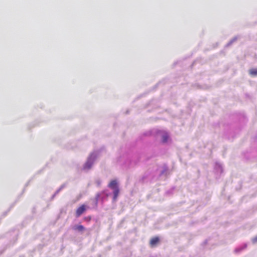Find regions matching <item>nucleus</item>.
<instances>
[{
	"mask_svg": "<svg viewBox=\"0 0 257 257\" xmlns=\"http://www.w3.org/2000/svg\"><path fill=\"white\" fill-rule=\"evenodd\" d=\"M174 189H175V187H172L170 190L167 191L166 193L167 195H171L173 193V192L174 191Z\"/></svg>",
	"mask_w": 257,
	"mask_h": 257,
	"instance_id": "20",
	"label": "nucleus"
},
{
	"mask_svg": "<svg viewBox=\"0 0 257 257\" xmlns=\"http://www.w3.org/2000/svg\"><path fill=\"white\" fill-rule=\"evenodd\" d=\"M66 186V184H63L60 186V187L56 190V191L54 193V194L51 196L50 198V201L53 200L55 196L64 188Z\"/></svg>",
	"mask_w": 257,
	"mask_h": 257,
	"instance_id": "13",
	"label": "nucleus"
},
{
	"mask_svg": "<svg viewBox=\"0 0 257 257\" xmlns=\"http://www.w3.org/2000/svg\"><path fill=\"white\" fill-rule=\"evenodd\" d=\"M35 210V207H34V208H33V211H34V212Z\"/></svg>",
	"mask_w": 257,
	"mask_h": 257,
	"instance_id": "29",
	"label": "nucleus"
},
{
	"mask_svg": "<svg viewBox=\"0 0 257 257\" xmlns=\"http://www.w3.org/2000/svg\"><path fill=\"white\" fill-rule=\"evenodd\" d=\"M110 194L111 193L107 189L104 190L101 192L98 193L95 196V205L97 206L99 200L103 202Z\"/></svg>",
	"mask_w": 257,
	"mask_h": 257,
	"instance_id": "6",
	"label": "nucleus"
},
{
	"mask_svg": "<svg viewBox=\"0 0 257 257\" xmlns=\"http://www.w3.org/2000/svg\"><path fill=\"white\" fill-rule=\"evenodd\" d=\"M18 233L16 230H13L6 234V237L10 240V243H14L17 239Z\"/></svg>",
	"mask_w": 257,
	"mask_h": 257,
	"instance_id": "7",
	"label": "nucleus"
},
{
	"mask_svg": "<svg viewBox=\"0 0 257 257\" xmlns=\"http://www.w3.org/2000/svg\"><path fill=\"white\" fill-rule=\"evenodd\" d=\"M169 168L168 166L166 164H164L162 166V169L160 171L159 173V177H161L163 175H165V177H167L168 174Z\"/></svg>",
	"mask_w": 257,
	"mask_h": 257,
	"instance_id": "11",
	"label": "nucleus"
},
{
	"mask_svg": "<svg viewBox=\"0 0 257 257\" xmlns=\"http://www.w3.org/2000/svg\"><path fill=\"white\" fill-rule=\"evenodd\" d=\"M214 169L217 175H220L223 172V169L221 165L217 162L215 163Z\"/></svg>",
	"mask_w": 257,
	"mask_h": 257,
	"instance_id": "10",
	"label": "nucleus"
},
{
	"mask_svg": "<svg viewBox=\"0 0 257 257\" xmlns=\"http://www.w3.org/2000/svg\"><path fill=\"white\" fill-rule=\"evenodd\" d=\"M31 181V180H29L28 181V182L25 184L24 188V189L23 190V192H22L23 193L25 192L26 188L29 186V184H30Z\"/></svg>",
	"mask_w": 257,
	"mask_h": 257,
	"instance_id": "22",
	"label": "nucleus"
},
{
	"mask_svg": "<svg viewBox=\"0 0 257 257\" xmlns=\"http://www.w3.org/2000/svg\"><path fill=\"white\" fill-rule=\"evenodd\" d=\"M160 241V238L159 237H155L152 238L150 240V244L152 245H156Z\"/></svg>",
	"mask_w": 257,
	"mask_h": 257,
	"instance_id": "14",
	"label": "nucleus"
},
{
	"mask_svg": "<svg viewBox=\"0 0 257 257\" xmlns=\"http://www.w3.org/2000/svg\"><path fill=\"white\" fill-rule=\"evenodd\" d=\"M249 74L252 76H256L257 75V68L250 69L249 70Z\"/></svg>",
	"mask_w": 257,
	"mask_h": 257,
	"instance_id": "17",
	"label": "nucleus"
},
{
	"mask_svg": "<svg viewBox=\"0 0 257 257\" xmlns=\"http://www.w3.org/2000/svg\"><path fill=\"white\" fill-rule=\"evenodd\" d=\"M95 183L98 186H99L101 183V181L100 179H97L96 180Z\"/></svg>",
	"mask_w": 257,
	"mask_h": 257,
	"instance_id": "23",
	"label": "nucleus"
},
{
	"mask_svg": "<svg viewBox=\"0 0 257 257\" xmlns=\"http://www.w3.org/2000/svg\"><path fill=\"white\" fill-rule=\"evenodd\" d=\"M153 135L160 136L161 137V142L163 144L167 143L169 139V136L166 132H164L158 129L153 130L145 132L139 137V139L142 140L144 137L151 136Z\"/></svg>",
	"mask_w": 257,
	"mask_h": 257,
	"instance_id": "3",
	"label": "nucleus"
},
{
	"mask_svg": "<svg viewBox=\"0 0 257 257\" xmlns=\"http://www.w3.org/2000/svg\"><path fill=\"white\" fill-rule=\"evenodd\" d=\"M4 251V249L2 250H0V254H1Z\"/></svg>",
	"mask_w": 257,
	"mask_h": 257,
	"instance_id": "27",
	"label": "nucleus"
},
{
	"mask_svg": "<svg viewBox=\"0 0 257 257\" xmlns=\"http://www.w3.org/2000/svg\"><path fill=\"white\" fill-rule=\"evenodd\" d=\"M87 208L85 204L81 205L80 207H79L76 211V214L75 216L76 217L78 218L80 217L82 214H83L86 211Z\"/></svg>",
	"mask_w": 257,
	"mask_h": 257,
	"instance_id": "9",
	"label": "nucleus"
},
{
	"mask_svg": "<svg viewBox=\"0 0 257 257\" xmlns=\"http://www.w3.org/2000/svg\"><path fill=\"white\" fill-rule=\"evenodd\" d=\"M100 151L95 150L91 152L88 156L86 161L83 164L82 170L85 172H88L92 168L95 162L99 157Z\"/></svg>",
	"mask_w": 257,
	"mask_h": 257,
	"instance_id": "2",
	"label": "nucleus"
},
{
	"mask_svg": "<svg viewBox=\"0 0 257 257\" xmlns=\"http://www.w3.org/2000/svg\"><path fill=\"white\" fill-rule=\"evenodd\" d=\"M238 38V36H235L232 39H231L228 43L226 45V47H230L233 43L236 42Z\"/></svg>",
	"mask_w": 257,
	"mask_h": 257,
	"instance_id": "15",
	"label": "nucleus"
},
{
	"mask_svg": "<svg viewBox=\"0 0 257 257\" xmlns=\"http://www.w3.org/2000/svg\"><path fill=\"white\" fill-rule=\"evenodd\" d=\"M148 177V174H147L146 173L143 175L142 176V177L141 178V179H140V181L142 182V183H144L146 181V180L147 179V178Z\"/></svg>",
	"mask_w": 257,
	"mask_h": 257,
	"instance_id": "18",
	"label": "nucleus"
},
{
	"mask_svg": "<svg viewBox=\"0 0 257 257\" xmlns=\"http://www.w3.org/2000/svg\"><path fill=\"white\" fill-rule=\"evenodd\" d=\"M72 229L75 231H78V232H82L85 229V228L82 225L76 224L72 227Z\"/></svg>",
	"mask_w": 257,
	"mask_h": 257,
	"instance_id": "12",
	"label": "nucleus"
},
{
	"mask_svg": "<svg viewBox=\"0 0 257 257\" xmlns=\"http://www.w3.org/2000/svg\"><path fill=\"white\" fill-rule=\"evenodd\" d=\"M224 136L228 139L233 138L235 135V132L234 131V124H223Z\"/></svg>",
	"mask_w": 257,
	"mask_h": 257,
	"instance_id": "5",
	"label": "nucleus"
},
{
	"mask_svg": "<svg viewBox=\"0 0 257 257\" xmlns=\"http://www.w3.org/2000/svg\"><path fill=\"white\" fill-rule=\"evenodd\" d=\"M232 118H236L239 123H246L247 118L244 113H239L233 114L231 116Z\"/></svg>",
	"mask_w": 257,
	"mask_h": 257,
	"instance_id": "8",
	"label": "nucleus"
},
{
	"mask_svg": "<svg viewBox=\"0 0 257 257\" xmlns=\"http://www.w3.org/2000/svg\"><path fill=\"white\" fill-rule=\"evenodd\" d=\"M246 246H247V245L246 244H244L241 246L236 247L234 251L236 253H238V252H240L241 250H242L243 249H244V248H245L246 247Z\"/></svg>",
	"mask_w": 257,
	"mask_h": 257,
	"instance_id": "16",
	"label": "nucleus"
},
{
	"mask_svg": "<svg viewBox=\"0 0 257 257\" xmlns=\"http://www.w3.org/2000/svg\"><path fill=\"white\" fill-rule=\"evenodd\" d=\"M128 113H129V110H126V114H128Z\"/></svg>",
	"mask_w": 257,
	"mask_h": 257,
	"instance_id": "28",
	"label": "nucleus"
},
{
	"mask_svg": "<svg viewBox=\"0 0 257 257\" xmlns=\"http://www.w3.org/2000/svg\"><path fill=\"white\" fill-rule=\"evenodd\" d=\"M84 220L87 222H89L91 220V217L90 216L84 217L83 218Z\"/></svg>",
	"mask_w": 257,
	"mask_h": 257,
	"instance_id": "21",
	"label": "nucleus"
},
{
	"mask_svg": "<svg viewBox=\"0 0 257 257\" xmlns=\"http://www.w3.org/2000/svg\"><path fill=\"white\" fill-rule=\"evenodd\" d=\"M252 241L254 243L257 242V235L252 239Z\"/></svg>",
	"mask_w": 257,
	"mask_h": 257,
	"instance_id": "24",
	"label": "nucleus"
},
{
	"mask_svg": "<svg viewBox=\"0 0 257 257\" xmlns=\"http://www.w3.org/2000/svg\"><path fill=\"white\" fill-rule=\"evenodd\" d=\"M207 243V240H205L204 242H203V244H206V243Z\"/></svg>",
	"mask_w": 257,
	"mask_h": 257,
	"instance_id": "26",
	"label": "nucleus"
},
{
	"mask_svg": "<svg viewBox=\"0 0 257 257\" xmlns=\"http://www.w3.org/2000/svg\"><path fill=\"white\" fill-rule=\"evenodd\" d=\"M108 187L112 190V201L115 202L120 193V189L117 181L112 180L108 185Z\"/></svg>",
	"mask_w": 257,
	"mask_h": 257,
	"instance_id": "4",
	"label": "nucleus"
},
{
	"mask_svg": "<svg viewBox=\"0 0 257 257\" xmlns=\"http://www.w3.org/2000/svg\"><path fill=\"white\" fill-rule=\"evenodd\" d=\"M15 202L12 205H11V206L10 207L9 209L6 212H5L3 215V216L4 217L6 216L7 214V213L10 211V210L13 207V206L15 205Z\"/></svg>",
	"mask_w": 257,
	"mask_h": 257,
	"instance_id": "19",
	"label": "nucleus"
},
{
	"mask_svg": "<svg viewBox=\"0 0 257 257\" xmlns=\"http://www.w3.org/2000/svg\"><path fill=\"white\" fill-rule=\"evenodd\" d=\"M140 161L139 154H133L126 152L120 156L117 160V163L123 169H128L134 167Z\"/></svg>",
	"mask_w": 257,
	"mask_h": 257,
	"instance_id": "1",
	"label": "nucleus"
},
{
	"mask_svg": "<svg viewBox=\"0 0 257 257\" xmlns=\"http://www.w3.org/2000/svg\"><path fill=\"white\" fill-rule=\"evenodd\" d=\"M254 141L257 142V134L255 136Z\"/></svg>",
	"mask_w": 257,
	"mask_h": 257,
	"instance_id": "25",
	"label": "nucleus"
}]
</instances>
